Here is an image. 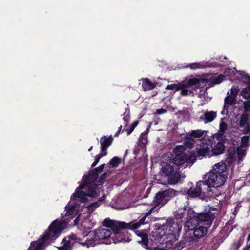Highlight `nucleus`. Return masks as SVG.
Returning <instances> with one entry per match:
<instances>
[{
	"label": "nucleus",
	"instance_id": "nucleus-1",
	"mask_svg": "<svg viewBox=\"0 0 250 250\" xmlns=\"http://www.w3.org/2000/svg\"><path fill=\"white\" fill-rule=\"evenodd\" d=\"M97 176L96 173L89 174L87 176H83L81 184L71 195L70 201L65 207L66 216H71L73 218L78 215L74 220L75 225H77L81 218V215L79 214L80 206L77 202L84 203L88 201V197L94 198L100 194L95 183Z\"/></svg>",
	"mask_w": 250,
	"mask_h": 250
},
{
	"label": "nucleus",
	"instance_id": "nucleus-2",
	"mask_svg": "<svg viewBox=\"0 0 250 250\" xmlns=\"http://www.w3.org/2000/svg\"><path fill=\"white\" fill-rule=\"evenodd\" d=\"M182 229V225L175 223L173 219L166 221L158 230L153 231L152 238L149 239L146 231H137V236L141 238L138 242L145 246L152 245L153 243L163 244L165 241L173 242L177 240Z\"/></svg>",
	"mask_w": 250,
	"mask_h": 250
},
{
	"label": "nucleus",
	"instance_id": "nucleus-3",
	"mask_svg": "<svg viewBox=\"0 0 250 250\" xmlns=\"http://www.w3.org/2000/svg\"><path fill=\"white\" fill-rule=\"evenodd\" d=\"M239 88L233 86L230 91L227 94V97L225 99L224 107L221 113L229 117H234L231 121L232 128L239 129L238 126L241 128L243 134H247L250 131V126L248 122V118L250 116L247 113H244L239 116L240 109L235 106L236 102V96L239 92Z\"/></svg>",
	"mask_w": 250,
	"mask_h": 250
},
{
	"label": "nucleus",
	"instance_id": "nucleus-4",
	"mask_svg": "<svg viewBox=\"0 0 250 250\" xmlns=\"http://www.w3.org/2000/svg\"><path fill=\"white\" fill-rule=\"evenodd\" d=\"M102 225L107 228H100L95 230L97 237L99 240H110L109 242L110 243L111 240L115 243L123 241L122 238L118 237L123 229H126L134 230L140 228L139 222H137V220L126 223L112 220L109 218L104 219L102 221Z\"/></svg>",
	"mask_w": 250,
	"mask_h": 250
},
{
	"label": "nucleus",
	"instance_id": "nucleus-5",
	"mask_svg": "<svg viewBox=\"0 0 250 250\" xmlns=\"http://www.w3.org/2000/svg\"><path fill=\"white\" fill-rule=\"evenodd\" d=\"M209 76H210V77L206 80L196 78H187L180 83L181 95L183 96L192 95L197 93V90L201 87L200 93H198V97H201L202 95L201 92L203 91L204 93L207 89V88L204 87L207 80L211 79L213 84H217L220 83L224 80V76L222 75H220L217 77L216 75H209Z\"/></svg>",
	"mask_w": 250,
	"mask_h": 250
},
{
	"label": "nucleus",
	"instance_id": "nucleus-6",
	"mask_svg": "<svg viewBox=\"0 0 250 250\" xmlns=\"http://www.w3.org/2000/svg\"><path fill=\"white\" fill-rule=\"evenodd\" d=\"M176 195V191L173 189H168L158 192L155 196L153 204L151 205L145 204L142 206V208L146 210L145 215L137 222H140V227L145 224L146 218L152 214L158 213L161 207L165 205L172 197Z\"/></svg>",
	"mask_w": 250,
	"mask_h": 250
},
{
	"label": "nucleus",
	"instance_id": "nucleus-7",
	"mask_svg": "<svg viewBox=\"0 0 250 250\" xmlns=\"http://www.w3.org/2000/svg\"><path fill=\"white\" fill-rule=\"evenodd\" d=\"M202 146H199L198 155L203 157H211L223 153L225 146L222 137L219 134H215L208 142L203 143Z\"/></svg>",
	"mask_w": 250,
	"mask_h": 250
},
{
	"label": "nucleus",
	"instance_id": "nucleus-8",
	"mask_svg": "<svg viewBox=\"0 0 250 250\" xmlns=\"http://www.w3.org/2000/svg\"><path fill=\"white\" fill-rule=\"evenodd\" d=\"M181 178L177 167L174 166L172 161H170L168 163L163 162L161 170L159 174L156 176L155 179L162 184H175L180 181Z\"/></svg>",
	"mask_w": 250,
	"mask_h": 250
},
{
	"label": "nucleus",
	"instance_id": "nucleus-9",
	"mask_svg": "<svg viewBox=\"0 0 250 250\" xmlns=\"http://www.w3.org/2000/svg\"><path fill=\"white\" fill-rule=\"evenodd\" d=\"M185 145L177 146L174 150L175 157L173 164L175 166L187 167L190 166L195 162L197 157L200 156L196 155V151L194 150L189 151Z\"/></svg>",
	"mask_w": 250,
	"mask_h": 250
},
{
	"label": "nucleus",
	"instance_id": "nucleus-10",
	"mask_svg": "<svg viewBox=\"0 0 250 250\" xmlns=\"http://www.w3.org/2000/svg\"><path fill=\"white\" fill-rule=\"evenodd\" d=\"M206 134V131L204 130H192L187 134L184 141V145L190 150L194 148V150L196 151V155L198 156L199 146H202L203 143L205 142L207 143L208 140L205 139L198 138L203 137L205 136Z\"/></svg>",
	"mask_w": 250,
	"mask_h": 250
},
{
	"label": "nucleus",
	"instance_id": "nucleus-11",
	"mask_svg": "<svg viewBox=\"0 0 250 250\" xmlns=\"http://www.w3.org/2000/svg\"><path fill=\"white\" fill-rule=\"evenodd\" d=\"M185 215L188 216V220L185 225V227L187 229L186 230V237H188V234H191L190 231H192L195 229V227L199 221L197 217L196 213L188 207H184L183 208L179 209L175 216L177 219H182Z\"/></svg>",
	"mask_w": 250,
	"mask_h": 250
},
{
	"label": "nucleus",
	"instance_id": "nucleus-12",
	"mask_svg": "<svg viewBox=\"0 0 250 250\" xmlns=\"http://www.w3.org/2000/svg\"><path fill=\"white\" fill-rule=\"evenodd\" d=\"M188 193L191 197L201 196L204 198L215 197L210 187L205 182L200 181L197 183L195 187L191 188Z\"/></svg>",
	"mask_w": 250,
	"mask_h": 250
},
{
	"label": "nucleus",
	"instance_id": "nucleus-13",
	"mask_svg": "<svg viewBox=\"0 0 250 250\" xmlns=\"http://www.w3.org/2000/svg\"><path fill=\"white\" fill-rule=\"evenodd\" d=\"M225 181L226 176L209 171L208 173V179L204 182H205L210 187L216 197L217 196L215 193L217 188L223 185Z\"/></svg>",
	"mask_w": 250,
	"mask_h": 250
},
{
	"label": "nucleus",
	"instance_id": "nucleus-14",
	"mask_svg": "<svg viewBox=\"0 0 250 250\" xmlns=\"http://www.w3.org/2000/svg\"><path fill=\"white\" fill-rule=\"evenodd\" d=\"M96 222L93 219V216L91 214H87L83 217L79 229L82 230H89L92 228L96 224Z\"/></svg>",
	"mask_w": 250,
	"mask_h": 250
},
{
	"label": "nucleus",
	"instance_id": "nucleus-15",
	"mask_svg": "<svg viewBox=\"0 0 250 250\" xmlns=\"http://www.w3.org/2000/svg\"><path fill=\"white\" fill-rule=\"evenodd\" d=\"M123 120L124 121V124H125V127H126V128L125 129V131L127 132V134L129 135L132 133V132L134 130L135 128L137 126L139 123V122L138 121H135L134 122H133L130 125L127 127L128 124L130 120V115L129 110L127 109H125V111L124 112L123 114Z\"/></svg>",
	"mask_w": 250,
	"mask_h": 250
},
{
	"label": "nucleus",
	"instance_id": "nucleus-16",
	"mask_svg": "<svg viewBox=\"0 0 250 250\" xmlns=\"http://www.w3.org/2000/svg\"><path fill=\"white\" fill-rule=\"evenodd\" d=\"M199 222H201L205 225H211L214 219V214L209 211L207 213H196Z\"/></svg>",
	"mask_w": 250,
	"mask_h": 250
},
{
	"label": "nucleus",
	"instance_id": "nucleus-17",
	"mask_svg": "<svg viewBox=\"0 0 250 250\" xmlns=\"http://www.w3.org/2000/svg\"><path fill=\"white\" fill-rule=\"evenodd\" d=\"M99 240L96 231H91L86 234V239L84 242L81 243L83 245L86 246L87 247H93L99 243Z\"/></svg>",
	"mask_w": 250,
	"mask_h": 250
},
{
	"label": "nucleus",
	"instance_id": "nucleus-18",
	"mask_svg": "<svg viewBox=\"0 0 250 250\" xmlns=\"http://www.w3.org/2000/svg\"><path fill=\"white\" fill-rule=\"evenodd\" d=\"M113 140V138L111 135L108 137L103 136L101 138V150L103 156H105L107 154L106 149L111 145Z\"/></svg>",
	"mask_w": 250,
	"mask_h": 250
},
{
	"label": "nucleus",
	"instance_id": "nucleus-19",
	"mask_svg": "<svg viewBox=\"0 0 250 250\" xmlns=\"http://www.w3.org/2000/svg\"><path fill=\"white\" fill-rule=\"evenodd\" d=\"M227 170V168L226 163L223 161H221L215 164L210 171L217 174H221L222 176L226 177Z\"/></svg>",
	"mask_w": 250,
	"mask_h": 250
},
{
	"label": "nucleus",
	"instance_id": "nucleus-20",
	"mask_svg": "<svg viewBox=\"0 0 250 250\" xmlns=\"http://www.w3.org/2000/svg\"><path fill=\"white\" fill-rule=\"evenodd\" d=\"M216 112L213 111H208L205 113L202 116H201L199 119L206 124L213 121L216 117Z\"/></svg>",
	"mask_w": 250,
	"mask_h": 250
},
{
	"label": "nucleus",
	"instance_id": "nucleus-21",
	"mask_svg": "<svg viewBox=\"0 0 250 250\" xmlns=\"http://www.w3.org/2000/svg\"><path fill=\"white\" fill-rule=\"evenodd\" d=\"M215 64L207 62L206 63H193L192 64H190L189 65L187 66L186 67H187V68L189 67L191 69L195 70L197 69L203 68H204L206 67H215Z\"/></svg>",
	"mask_w": 250,
	"mask_h": 250
},
{
	"label": "nucleus",
	"instance_id": "nucleus-22",
	"mask_svg": "<svg viewBox=\"0 0 250 250\" xmlns=\"http://www.w3.org/2000/svg\"><path fill=\"white\" fill-rule=\"evenodd\" d=\"M207 231L208 230L206 227L200 226L194 229L193 234L195 237L199 238L204 236L207 234Z\"/></svg>",
	"mask_w": 250,
	"mask_h": 250
},
{
	"label": "nucleus",
	"instance_id": "nucleus-23",
	"mask_svg": "<svg viewBox=\"0 0 250 250\" xmlns=\"http://www.w3.org/2000/svg\"><path fill=\"white\" fill-rule=\"evenodd\" d=\"M142 81V87L145 90L153 89L156 86V83L151 82L148 79L145 78Z\"/></svg>",
	"mask_w": 250,
	"mask_h": 250
},
{
	"label": "nucleus",
	"instance_id": "nucleus-24",
	"mask_svg": "<svg viewBox=\"0 0 250 250\" xmlns=\"http://www.w3.org/2000/svg\"><path fill=\"white\" fill-rule=\"evenodd\" d=\"M227 122L228 120L226 118H222L220 121L219 133L218 134L221 135V137H222L223 134L228 129Z\"/></svg>",
	"mask_w": 250,
	"mask_h": 250
},
{
	"label": "nucleus",
	"instance_id": "nucleus-25",
	"mask_svg": "<svg viewBox=\"0 0 250 250\" xmlns=\"http://www.w3.org/2000/svg\"><path fill=\"white\" fill-rule=\"evenodd\" d=\"M105 196L103 195L98 201L92 203L87 207V209L90 212H92L96 208H97L100 205L102 201L104 200Z\"/></svg>",
	"mask_w": 250,
	"mask_h": 250
},
{
	"label": "nucleus",
	"instance_id": "nucleus-26",
	"mask_svg": "<svg viewBox=\"0 0 250 250\" xmlns=\"http://www.w3.org/2000/svg\"><path fill=\"white\" fill-rule=\"evenodd\" d=\"M121 163V159L117 157H114L109 162L106 164V168H112L117 167Z\"/></svg>",
	"mask_w": 250,
	"mask_h": 250
},
{
	"label": "nucleus",
	"instance_id": "nucleus-27",
	"mask_svg": "<svg viewBox=\"0 0 250 250\" xmlns=\"http://www.w3.org/2000/svg\"><path fill=\"white\" fill-rule=\"evenodd\" d=\"M241 129H242L241 128ZM241 133L240 134H243L241 132V130H240ZM250 132V131L247 134H244L245 135L243 136L241 138V144L240 146L241 147H244L248 148L249 146V140H250V136L247 134Z\"/></svg>",
	"mask_w": 250,
	"mask_h": 250
},
{
	"label": "nucleus",
	"instance_id": "nucleus-28",
	"mask_svg": "<svg viewBox=\"0 0 250 250\" xmlns=\"http://www.w3.org/2000/svg\"><path fill=\"white\" fill-rule=\"evenodd\" d=\"M247 147H241L239 146L237 149V153L238 159L240 161L242 160L246 154Z\"/></svg>",
	"mask_w": 250,
	"mask_h": 250
},
{
	"label": "nucleus",
	"instance_id": "nucleus-29",
	"mask_svg": "<svg viewBox=\"0 0 250 250\" xmlns=\"http://www.w3.org/2000/svg\"><path fill=\"white\" fill-rule=\"evenodd\" d=\"M248 88H245L242 90L241 95L246 99H248L250 97V82L247 83Z\"/></svg>",
	"mask_w": 250,
	"mask_h": 250
},
{
	"label": "nucleus",
	"instance_id": "nucleus-30",
	"mask_svg": "<svg viewBox=\"0 0 250 250\" xmlns=\"http://www.w3.org/2000/svg\"><path fill=\"white\" fill-rule=\"evenodd\" d=\"M62 245L59 248L61 250H67L70 247V244L66 238H64L62 242Z\"/></svg>",
	"mask_w": 250,
	"mask_h": 250
},
{
	"label": "nucleus",
	"instance_id": "nucleus-31",
	"mask_svg": "<svg viewBox=\"0 0 250 250\" xmlns=\"http://www.w3.org/2000/svg\"><path fill=\"white\" fill-rule=\"evenodd\" d=\"M166 89L171 90L173 91H178L180 90V83L178 85L177 84H171L167 86Z\"/></svg>",
	"mask_w": 250,
	"mask_h": 250
},
{
	"label": "nucleus",
	"instance_id": "nucleus-32",
	"mask_svg": "<svg viewBox=\"0 0 250 250\" xmlns=\"http://www.w3.org/2000/svg\"><path fill=\"white\" fill-rule=\"evenodd\" d=\"M140 141L143 144L145 145L147 142V137L146 134H142L140 138Z\"/></svg>",
	"mask_w": 250,
	"mask_h": 250
},
{
	"label": "nucleus",
	"instance_id": "nucleus-33",
	"mask_svg": "<svg viewBox=\"0 0 250 250\" xmlns=\"http://www.w3.org/2000/svg\"><path fill=\"white\" fill-rule=\"evenodd\" d=\"M244 107L245 109V112H248L250 111V101H245L243 103ZM247 113V112H245Z\"/></svg>",
	"mask_w": 250,
	"mask_h": 250
},
{
	"label": "nucleus",
	"instance_id": "nucleus-34",
	"mask_svg": "<svg viewBox=\"0 0 250 250\" xmlns=\"http://www.w3.org/2000/svg\"><path fill=\"white\" fill-rule=\"evenodd\" d=\"M110 173V172H105L104 173L102 174L98 182L100 183H103L105 180L107 175H108Z\"/></svg>",
	"mask_w": 250,
	"mask_h": 250
},
{
	"label": "nucleus",
	"instance_id": "nucleus-35",
	"mask_svg": "<svg viewBox=\"0 0 250 250\" xmlns=\"http://www.w3.org/2000/svg\"><path fill=\"white\" fill-rule=\"evenodd\" d=\"M226 75L229 76L230 78L232 79V74H234V70L231 69H228L225 71Z\"/></svg>",
	"mask_w": 250,
	"mask_h": 250
},
{
	"label": "nucleus",
	"instance_id": "nucleus-36",
	"mask_svg": "<svg viewBox=\"0 0 250 250\" xmlns=\"http://www.w3.org/2000/svg\"><path fill=\"white\" fill-rule=\"evenodd\" d=\"M144 187H142L141 188H137L135 191H134V195L136 196H140L141 193L144 191Z\"/></svg>",
	"mask_w": 250,
	"mask_h": 250
},
{
	"label": "nucleus",
	"instance_id": "nucleus-37",
	"mask_svg": "<svg viewBox=\"0 0 250 250\" xmlns=\"http://www.w3.org/2000/svg\"><path fill=\"white\" fill-rule=\"evenodd\" d=\"M105 167L106 168V164H102L99 166L96 169V171L98 172H101L103 171L104 168Z\"/></svg>",
	"mask_w": 250,
	"mask_h": 250
},
{
	"label": "nucleus",
	"instance_id": "nucleus-38",
	"mask_svg": "<svg viewBox=\"0 0 250 250\" xmlns=\"http://www.w3.org/2000/svg\"><path fill=\"white\" fill-rule=\"evenodd\" d=\"M103 156L102 155V153H101V155H96L95 156V161H96V162H97V163L99 162L100 158L103 157Z\"/></svg>",
	"mask_w": 250,
	"mask_h": 250
},
{
	"label": "nucleus",
	"instance_id": "nucleus-39",
	"mask_svg": "<svg viewBox=\"0 0 250 250\" xmlns=\"http://www.w3.org/2000/svg\"><path fill=\"white\" fill-rule=\"evenodd\" d=\"M166 112V110L163 109H160L157 110V113L158 114H163Z\"/></svg>",
	"mask_w": 250,
	"mask_h": 250
},
{
	"label": "nucleus",
	"instance_id": "nucleus-40",
	"mask_svg": "<svg viewBox=\"0 0 250 250\" xmlns=\"http://www.w3.org/2000/svg\"><path fill=\"white\" fill-rule=\"evenodd\" d=\"M227 159L228 160L229 162H231L234 160V158L233 157H232L231 158H229L228 157H227Z\"/></svg>",
	"mask_w": 250,
	"mask_h": 250
},
{
	"label": "nucleus",
	"instance_id": "nucleus-41",
	"mask_svg": "<svg viewBox=\"0 0 250 250\" xmlns=\"http://www.w3.org/2000/svg\"><path fill=\"white\" fill-rule=\"evenodd\" d=\"M97 164V163L96 162V161H95L91 165V167H94Z\"/></svg>",
	"mask_w": 250,
	"mask_h": 250
},
{
	"label": "nucleus",
	"instance_id": "nucleus-42",
	"mask_svg": "<svg viewBox=\"0 0 250 250\" xmlns=\"http://www.w3.org/2000/svg\"><path fill=\"white\" fill-rule=\"evenodd\" d=\"M243 250H250V244H249L248 247L244 249Z\"/></svg>",
	"mask_w": 250,
	"mask_h": 250
},
{
	"label": "nucleus",
	"instance_id": "nucleus-43",
	"mask_svg": "<svg viewBox=\"0 0 250 250\" xmlns=\"http://www.w3.org/2000/svg\"><path fill=\"white\" fill-rule=\"evenodd\" d=\"M120 132V130H118V131L115 133V136H118V135L119 134Z\"/></svg>",
	"mask_w": 250,
	"mask_h": 250
},
{
	"label": "nucleus",
	"instance_id": "nucleus-44",
	"mask_svg": "<svg viewBox=\"0 0 250 250\" xmlns=\"http://www.w3.org/2000/svg\"><path fill=\"white\" fill-rule=\"evenodd\" d=\"M122 125H121V126L119 127V130H120V131H121V129H122Z\"/></svg>",
	"mask_w": 250,
	"mask_h": 250
},
{
	"label": "nucleus",
	"instance_id": "nucleus-45",
	"mask_svg": "<svg viewBox=\"0 0 250 250\" xmlns=\"http://www.w3.org/2000/svg\"><path fill=\"white\" fill-rule=\"evenodd\" d=\"M248 240H250V234L248 235Z\"/></svg>",
	"mask_w": 250,
	"mask_h": 250
},
{
	"label": "nucleus",
	"instance_id": "nucleus-46",
	"mask_svg": "<svg viewBox=\"0 0 250 250\" xmlns=\"http://www.w3.org/2000/svg\"><path fill=\"white\" fill-rule=\"evenodd\" d=\"M92 147H92V146H91L90 148H89V149H88V151H90L92 150Z\"/></svg>",
	"mask_w": 250,
	"mask_h": 250
},
{
	"label": "nucleus",
	"instance_id": "nucleus-47",
	"mask_svg": "<svg viewBox=\"0 0 250 250\" xmlns=\"http://www.w3.org/2000/svg\"><path fill=\"white\" fill-rule=\"evenodd\" d=\"M189 240H190V239H191V238L190 237H189Z\"/></svg>",
	"mask_w": 250,
	"mask_h": 250
}]
</instances>
